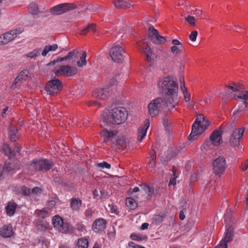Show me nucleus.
Here are the masks:
<instances>
[{
  "label": "nucleus",
  "instance_id": "1",
  "mask_svg": "<svg viewBox=\"0 0 248 248\" xmlns=\"http://www.w3.org/2000/svg\"><path fill=\"white\" fill-rule=\"evenodd\" d=\"M157 85L163 93V98L157 97L148 104V112L152 117L159 114L163 101L169 110L172 109L179 102L178 84L175 78L171 76L160 78L157 82Z\"/></svg>",
  "mask_w": 248,
  "mask_h": 248
},
{
  "label": "nucleus",
  "instance_id": "2",
  "mask_svg": "<svg viewBox=\"0 0 248 248\" xmlns=\"http://www.w3.org/2000/svg\"><path fill=\"white\" fill-rule=\"evenodd\" d=\"M119 76L120 75H116L108 83L95 89L93 93V96L94 98L101 100L106 99L114 93L115 90V86L118 83V81L115 78Z\"/></svg>",
  "mask_w": 248,
  "mask_h": 248
},
{
  "label": "nucleus",
  "instance_id": "3",
  "mask_svg": "<svg viewBox=\"0 0 248 248\" xmlns=\"http://www.w3.org/2000/svg\"><path fill=\"white\" fill-rule=\"evenodd\" d=\"M128 116L127 111L123 107H117L113 108L106 115V117L103 116L101 119L103 122L105 120L107 122L120 124L124 123L126 120Z\"/></svg>",
  "mask_w": 248,
  "mask_h": 248
},
{
  "label": "nucleus",
  "instance_id": "4",
  "mask_svg": "<svg viewBox=\"0 0 248 248\" xmlns=\"http://www.w3.org/2000/svg\"><path fill=\"white\" fill-rule=\"evenodd\" d=\"M208 119L202 114L197 116L195 121L192 127V131L189 136V139L194 140L197 139L199 136L204 132L210 125Z\"/></svg>",
  "mask_w": 248,
  "mask_h": 248
},
{
  "label": "nucleus",
  "instance_id": "5",
  "mask_svg": "<svg viewBox=\"0 0 248 248\" xmlns=\"http://www.w3.org/2000/svg\"><path fill=\"white\" fill-rule=\"evenodd\" d=\"M54 227L58 232L63 233H72L74 232L73 227L67 222H64L62 217L55 216L52 219Z\"/></svg>",
  "mask_w": 248,
  "mask_h": 248
},
{
  "label": "nucleus",
  "instance_id": "6",
  "mask_svg": "<svg viewBox=\"0 0 248 248\" xmlns=\"http://www.w3.org/2000/svg\"><path fill=\"white\" fill-rule=\"evenodd\" d=\"M53 72L57 77H73L77 74L78 69L76 67L69 64L61 65L55 67L53 70Z\"/></svg>",
  "mask_w": 248,
  "mask_h": 248
},
{
  "label": "nucleus",
  "instance_id": "7",
  "mask_svg": "<svg viewBox=\"0 0 248 248\" xmlns=\"http://www.w3.org/2000/svg\"><path fill=\"white\" fill-rule=\"evenodd\" d=\"M124 48L119 44H114L109 52L112 60L117 63H122L124 61Z\"/></svg>",
  "mask_w": 248,
  "mask_h": 248
},
{
  "label": "nucleus",
  "instance_id": "8",
  "mask_svg": "<svg viewBox=\"0 0 248 248\" xmlns=\"http://www.w3.org/2000/svg\"><path fill=\"white\" fill-rule=\"evenodd\" d=\"M76 8V5L73 3H62L51 8L49 12L53 15H60Z\"/></svg>",
  "mask_w": 248,
  "mask_h": 248
},
{
  "label": "nucleus",
  "instance_id": "9",
  "mask_svg": "<svg viewBox=\"0 0 248 248\" xmlns=\"http://www.w3.org/2000/svg\"><path fill=\"white\" fill-rule=\"evenodd\" d=\"M62 82L58 79L49 80L46 86V91L48 94H57L62 89Z\"/></svg>",
  "mask_w": 248,
  "mask_h": 248
},
{
  "label": "nucleus",
  "instance_id": "10",
  "mask_svg": "<svg viewBox=\"0 0 248 248\" xmlns=\"http://www.w3.org/2000/svg\"><path fill=\"white\" fill-rule=\"evenodd\" d=\"M244 128L243 127L236 129L231 134L229 143L230 146L233 148L238 147L240 144V141L244 135Z\"/></svg>",
  "mask_w": 248,
  "mask_h": 248
},
{
  "label": "nucleus",
  "instance_id": "11",
  "mask_svg": "<svg viewBox=\"0 0 248 248\" xmlns=\"http://www.w3.org/2000/svg\"><path fill=\"white\" fill-rule=\"evenodd\" d=\"M226 166L225 157L219 156L216 158L213 162V169L217 175H220L224 171Z\"/></svg>",
  "mask_w": 248,
  "mask_h": 248
},
{
  "label": "nucleus",
  "instance_id": "12",
  "mask_svg": "<svg viewBox=\"0 0 248 248\" xmlns=\"http://www.w3.org/2000/svg\"><path fill=\"white\" fill-rule=\"evenodd\" d=\"M148 36L151 40L156 44H163L166 42V38L159 35L157 31L153 27H150L149 28Z\"/></svg>",
  "mask_w": 248,
  "mask_h": 248
},
{
  "label": "nucleus",
  "instance_id": "13",
  "mask_svg": "<svg viewBox=\"0 0 248 248\" xmlns=\"http://www.w3.org/2000/svg\"><path fill=\"white\" fill-rule=\"evenodd\" d=\"M222 131L220 128L215 130L210 135L208 140L214 146H219L222 142Z\"/></svg>",
  "mask_w": 248,
  "mask_h": 248
},
{
  "label": "nucleus",
  "instance_id": "14",
  "mask_svg": "<svg viewBox=\"0 0 248 248\" xmlns=\"http://www.w3.org/2000/svg\"><path fill=\"white\" fill-rule=\"evenodd\" d=\"M79 54L78 50L74 49L70 51L66 56L63 57H59L56 59L58 62L66 61L68 63L74 64L78 59Z\"/></svg>",
  "mask_w": 248,
  "mask_h": 248
},
{
  "label": "nucleus",
  "instance_id": "15",
  "mask_svg": "<svg viewBox=\"0 0 248 248\" xmlns=\"http://www.w3.org/2000/svg\"><path fill=\"white\" fill-rule=\"evenodd\" d=\"M17 36V31L11 30L0 36V45H4L13 40Z\"/></svg>",
  "mask_w": 248,
  "mask_h": 248
},
{
  "label": "nucleus",
  "instance_id": "16",
  "mask_svg": "<svg viewBox=\"0 0 248 248\" xmlns=\"http://www.w3.org/2000/svg\"><path fill=\"white\" fill-rule=\"evenodd\" d=\"M149 120L146 119L139 128L138 130V140L140 142L146 136L147 131L149 127Z\"/></svg>",
  "mask_w": 248,
  "mask_h": 248
},
{
  "label": "nucleus",
  "instance_id": "17",
  "mask_svg": "<svg viewBox=\"0 0 248 248\" xmlns=\"http://www.w3.org/2000/svg\"><path fill=\"white\" fill-rule=\"evenodd\" d=\"M117 134V131H109L107 129H104L100 132V135L104 138V141L105 142L112 141V139L116 136Z\"/></svg>",
  "mask_w": 248,
  "mask_h": 248
},
{
  "label": "nucleus",
  "instance_id": "18",
  "mask_svg": "<svg viewBox=\"0 0 248 248\" xmlns=\"http://www.w3.org/2000/svg\"><path fill=\"white\" fill-rule=\"evenodd\" d=\"M235 100H238L242 102L246 107H248V91H242L238 92L233 95Z\"/></svg>",
  "mask_w": 248,
  "mask_h": 248
},
{
  "label": "nucleus",
  "instance_id": "19",
  "mask_svg": "<svg viewBox=\"0 0 248 248\" xmlns=\"http://www.w3.org/2000/svg\"><path fill=\"white\" fill-rule=\"evenodd\" d=\"M215 147L208 140H206L201 146V151L203 155H208L211 154Z\"/></svg>",
  "mask_w": 248,
  "mask_h": 248
},
{
  "label": "nucleus",
  "instance_id": "20",
  "mask_svg": "<svg viewBox=\"0 0 248 248\" xmlns=\"http://www.w3.org/2000/svg\"><path fill=\"white\" fill-rule=\"evenodd\" d=\"M106 222L104 219L99 218L95 220L93 224V229L95 232H99L104 230Z\"/></svg>",
  "mask_w": 248,
  "mask_h": 248
},
{
  "label": "nucleus",
  "instance_id": "21",
  "mask_svg": "<svg viewBox=\"0 0 248 248\" xmlns=\"http://www.w3.org/2000/svg\"><path fill=\"white\" fill-rule=\"evenodd\" d=\"M184 100L187 103V107L189 108H194V103L190 102L191 94L188 91L187 88H184L181 90Z\"/></svg>",
  "mask_w": 248,
  "mask_h": 248
},
{
  "label": "nucleus",
  "instance_id": "22",
  "mask_svg": "<svg viewBox=\"0 0 248 248\" xmlns=\"http://www.w3.org/2000/svg\"><path fill=\"white\" fill-rule=\"evenodd\" d=\"M17 204L15 202L12 201L9 202L5 206L6 214L9 217L13 216Z\"/></svg>",
  "mask_w": 248,
  "mask_h": 248
},
{
  "label": "nucleus",
  "instance_id": "23",
  "mask_svg": "<svg viewBox=\"0 0 248 248\" xmlns=\"http://www.w3.org/2000/svg\"><path fill=\"white\" fill-rule=\"evenodd\" d=\"M79 56L78 59L79 58V59L77 62V65L78 67H82L85 66L87 64L86 57L87 53L85 51L80 52L79 50Z\"/></svg>",
  "mask_w": 248,
  "mask_h": 248
},
{
  "label": "nucleus",
  "instance_id": "24",
  "mask_svg": "<svg viewBox=\"0 0 248 248\" xmlns=\"http://www.w3.org/2000/svg\"><path fill=\"white\" fill-rule=\"evenodd\" d=\"M58 48V46L56 44L52 45H46L43 50L41 52V55L43 57H46V55L51 51H55Z\"/></svg>",
  "mask_w": 248,
  "mask_h": 248
},
{
  "label": "nucleus",
  "instance_id": "25",
  "mask_svg": "<svg viewBox=\"0 0 248 248\" xmlns=\"http://www.w3.org/2000/svg\"><path fill=\"white\" fill-rule=\"evenodd\" d=\"M0 233L3 237H10L13 234L12 227L10 225L3 226L0 230Z\"/></svg>",
  "mask_w": 248,
  "mask_h": 248
},
{
  "label": "nucleus",
  "instance_id": "26",
  "mask_svg": "<svg viewBox=\"0 0 248 248\" xmlns=\"http://www.w3.org/2000/svg\"><path fill=\"white\" fill-rule=\"evenodd\" d=\"M115 7L118 9H125L129 8L131 6V4L125 0H116L113 1Z\"/></svg>",
  "mask_w": 248,
  "mask_h": 248
},
{
  "label": "nucleus",
  "instance_id": "27",
  "mask_svg": "<svg viewBox=\"0 0 248 248\" xmlns=\"http://www.w3.org/2000/svg\"><path fill=\"white\" fill-rule=\"evenodd\" d=\"M29 10L31 14L33 15H38L41 13L38 5L35 2L31 3L29 6Z\"/></svg>",
  "mask_w": 248,
  "mask_h": 248
},
{
  "label": "nucleus",
  "instance_id": "28",
  "mask_svg": "<svg viewBox=\"0 0 248 248\" xmlns=\"http://www.w3.org/2000/svg\"><path fill=\"white\" fill-rule=\"evenodd\" d=\"M140 192L142 195L146 194L149 197H151L154 193V189L148 186L144 185L140 186Z\"/></svg>",
  "mask_w": 248,
  "mask_h": 248
},
{
  "label": "nucleus",
  "instance_id": "29",
  "mask_svg": "<svg viewBox=\"0 0 248 248\" xmlns=\"http://www.w3.org/2000/svg\"><path fill=\"white\" fill-rule=\"evenodd\" d=\"M142 51L146 55L148 61H152L156 57L155 54H153L150 46H147L145 48L142 49Z\"/></svg>",
  "mask_w": 248,
  "mask_h": 248
},
{
  "label": "nucleus",
  "instance_id": "30",
  "mask_svg": "<svg viewBox=\"0 0 248 248\" xmlns=\"http://www.w3.org/2000/svg\"><path fill=\"white\" fill-rule=\"evenodd\" d=\"M42 52V50L40 48H36L34 49L25 55V57L31 59H35L37 57L40 55Z\"/></svg>",
  "mask_w": 248,
  "mask_h": 248
},
{
  "label": "nucleus",
  "instance_id": "31",
  "mask_svg": "<svg viewBox=\"0 0 248 248\" xmlns=\"http://www.w3.org/2000/svg\"><path fill=\"white\" fill-rule=\"evenodd\" d=\"M30 77V73L27 70H23L21 71L17 77V80H20L21 82L27 80Z\"/></svg>",
  "mask_w": 248,
  "mask_h": 248
},
{
  "label": "nucleus",
  "instance_id": "32",
  "mask_svg": "<svg viewBox=\"0 0 248 248\" xmlns=\"http://www.w3.org/2000/svg\"><path fill=\"white\" fill-rule=\"evenodd\" d=\"M40 170H47L53 166V163L46 159L41 160Z\"/></svg>",
  "mask_w": 248,
  "mask_h": 248
},
{
  "label": "nucleus",
  "instance_id": "33",
  "mask_svg": "<svg viewBox=\"0 0 248 248\" xmlns=\"http://www.w3.org/2000/svg\"><path fill=\"white\" fill-rule=\"evenodd\" d=\"M81 205V201L78 199H72L71 202V207L73 210L78 211Z\"/></svg>",
  "mask_w": 248,
  "mask_h": 248
},
{
  "label": "nucleus",
  "instance_id": "34",
  "mask_svg": "<svg viewBox=\"0 0 248 248\" xmlns=\"http://www.w3.org/2000/svg\"><path fill=\"white\" fill-rule=\"evenodd\" d=\"M89 246L88 240L84 237L79 238L77 242V248H88Z\"/></svg>",
  "mask_w": 248,
  "mask_h": 248
},
{
  "label": "nucleus",
  "instance_id": "35",
  "mask_svg": "<svg viewBox=\"0 0 248 248\" xmlns=\"http://www.w3.org/2000/svg\"><path fill=\"white\" fill-rule=\"evenodd\" d=\"M232 235L233 232L232 229L231 228L227 229L225 234L224 238L221 241H223L225 242L226 244H227L228 242L232 240Z\"/></svg>",
  "mask_w": 248,
  "mask_h": 248
},
{
  "label": "nucleus",
  "instance_id": "36",
  "mask_svg": "<svg viewBox=\"0 0 248 248\" xmlns=\"http://www.w3.org/2000/svg\"><path fill=\"white\" fill-rule=\"evenodd\" d=\"M115 145L119 146V149H123L126 146V141L124 138L122 137L118 138L115 140V142H113Z\"/></svg>",
  "mask_w": 248,
  "mask_h": 248
},
{
  "label": "nucleus",
  "instance_id": "37",
  "mask_svg": "<svg viewBox=\"0 0 248 248\" xmlns=\"http://www.w3.org/2000/svg\"><path fill=\"white\" fill-rule=\"evenodd\" d=\"M126 205L131 210L135 209L137 207V203L132 198L126 199Z\"/></svg>",
  "mask_w": 248,
  "mask_h": 248
},
{
  "label": "nucleus",
  "instance_id": "38",
  "mask_svg": "<svg viewBox=\"0 0 248 248\" xmlns=\"http://www.w3.org/2000/svg\"><path fill=\"white\" fill-rule=\"evenodd\" d=\"M18 166L17 165H16L15 164L12 162L11 161L9 162H7L4 166V171H6L8 172H9L12 170H15V169H18Z\"/></svg>",
  "mask_w": 248,
  "mask_h": 248
},
{
  "label": "nucleus",
  "instance_id": "39",
  "mask_svg": "<svg viewBox=\"0 0 248 248\" xmlns=\"http://www.w3.org/2000/svg\"><path fill=\"white\" fill-rule=\"evenodd\" d=\"M18 130L14 126H11L9 127V135L10 140L12 141H15L17 138L16 133Z\"/></svg>",
  "mask_w": 248,
  "mask_h": 248
},
{
  "label": "nucleus",
  "instance_id": "40",
  "mask_svg": "<svg viewBox=\"0 0 248 248\" xmlns=\"http://www.w3.org/2000/svg\"><path fill=\"white\" fill-rule=\"evenodd\" d=\"M41 160L33 161L30 165L29 169L32 170H40Z\"/></svg>",
  "mask_w": 248,
  "mask_h": 248
},
{
  "label": "nucleus",
  "instance_id": "41",
  "mask_svg": "<svg viewBox=\"0 0 248 248\" xmlns=\"http://www.w3.org/2000/svg\"><path fill=\"white\" fill-rule=\"evenodd\" d=\"M1 151L5 154L11 155L13 154L12 151L7 143H4L1 147Z\"/></svg>",
  "mask_w": 248,
  "mask_h": 248
},
{
  "label": "nucleus",
  "instance_id": "42",
  "mask_svg": "<svg viewBox=\"0 0 248 248\" xmlns=\"http://www.w3.org/2000/svg\"><path fill=\"white\" fill-rule=\"evenodd\" d=\"M35 213L37 216L42 218H45L49 215L48 211L45 209L36 210Z\"/></svg>",
  "mask_w": 248,
  "mask_h": 248
},
{
  "label": "nucleus",
  "instance_id": "43",
  "mask_svg": "<svg viewBox=\"0 0 248 248\" xmlns=\"http://www.w3.org/2000/svg\"><path fill=\"white\" fill-rule=\"evenodd\" d=\"M106 208L108 211H109L111 213H114L116 214H118L119 212L117 207L113 203L109 204Z\"/></svg>",
  "mask_w": 248,
  "mask_h": 248
},
{
  "label": "nucleus",
  "instance_id": "44",
  "mask_svg": "<svg viewBox=\"0 0 248 248\" xmlns=\"http://www.w3.org/2000/svg\"><path fill=\"white\" fill-rule=\"evenodd\" d=\"M185 20L191 26L195 25L196 18L193 16H188L185 17Z\"/></svg>",
  "mask_w": 248,
  "mask_h": 248
},
{
  "label": "nucleus",
  "instance_id": "45",
  "mask_svg": "<svg viewBox=\"0 0 248 248\" xmlns=\"http://www.w3.org/2000/svg\"><path fill=\"white\" fill-rule=\"evenodd\" d=\"M182 47H183V46H172L171 47V48H170L171 52L173 54L177 55L180 52Z\"/></svg>",
  "mask_w": 248,
  "mask_h": 248
},
{
  "label": "nucleus",
  "instance_id": "46",
  "mask_svg": "<svg viewBox=\"0 0 248 248\" xmlns=\"http://www.w3.org/2000/svg\"><path fill=\"white\" fill-rule=\"evenodd\" d=\"M227 87L232 92H238L240 91V87L235 83H232L231 84L227 85Z\"/></svg>",
  "mask_w": 248,
  "mask_h": 248
},
{
  "label": "nucleus",
  "instance_id": "47",
  "mask_svg": "<svg viewBox=\"0 0 248 248\" xmlns=\"http://www.w3.org/2000/svg\"><path fill=\"white\" fill-rule=\"evenodd\" d=\"M96 166L98 168H101L102 169H103V168L110 169L111 165L109 164L107 162L103 161L101 163H97L96 164Z\"/></svg>",
  "mask_w": 248,
  "mask_h": 248
},
{
  "label": "nucleus",
  "instance_id": "48",
  "mask_svg": "<svg viewBox=\"0 0 248 248\" xmlns=\"http://www.w3.org/2000/svg\"><path fill=\"white\" fill-rule=\"evenodd\" d=\"M165 216V215L164 214L162 215L160 214L155 215L154 217V220L156 223H159L162 221Z\"/></svg>",
  "mask_w": 248,
  "mask_h": 248
},
{
  "label": "nucleus",
  "instance_id": "49",
  "mask_svg": "<svg viewBox=\"0 0 248 248\" xmlns=\"http://www.w3.org/2000/svg\"><path fill=\"white\" fill-rule=\"evenodd\" d=\"M21 81L20 80H17V77L15 79L11 85L12 89H15L21 85Z\"/></svg>",
  "mask_w": 248,
  "mask_h": 248
},
{
  "label": "nucleus",
  "instance_id": "50",
  "mask_svg": "<svg viewBox=\"0 0 248 248\" xmlns=\"http://www.w3.org/2000/svg\"><path fill=\"white\" fill-rule=\"evenodd\" d=\"M197 35L198 32L196 31H193L189 35V38L191 41L195 42L196 40Z\"/></svg>",
  "mask_w": 248,
  "mask_h": 248
},
{
  "label": "nucleus",
  "instance_id": "51",
  "mask_svg": "<svg viewBox=\"0 0 248 248\" xmlns=\"http://www.w3.org/2000/svg\"><path fill=\"white\" fill-rule=\"evenodd\" d=\"M244 108L243 107H241L240 108H235L233 111V115L236 117L238 116V114L242 111L244 110Z\"/></svg>",
  "mask_w": 248,
  "mask_h": 248
},
{
  "label": "nucleus",
  "instance_id": "52",
  "mask_svg": "<svg viewBox=\"0 0 248 248\" xmlns=\"http://www.w3.org/2000/svg\"><path fill=\"white\" fill-rule=\"evenodd\" d=\"M41 192V189L38 187H34L32 189L31 191V195H37L40 194Z\"/></svg>",
  "mask_w": 248,
  "mask_h": 248
},
{
  "label": "nucleus",
  "instance_id": "53",
  "mask_svg": "<svg viewBox=\"0 0 248 248\" xmlns=\"http://www.w3.org/2000/svg\"><path fill=\"white\" fill-rule=\"evenodd\" d=\"M248 168V159L242 163L241 165V170L243 171L246 170Z\"/></svg>",
  "mask_w": 248,
  "mask_h": 248
},
{
  "label": "nucleus",
  "instance_id": "54",
  "mask_svg": "<svg viewBox=\"0 0 248 248\" xmlns=\"http://www.w3.org/2000/svg\"><path fill=\"white\" fill-rule=\"evenodd\" d=\"M128 246L129 247L133 248H145V247H144L143 246L136 245L135 243H134L133 242H129L128 243Z\"/></svg>",
  "mask_w": 248,
  "mask_h": 248
},
{
  "label": "nucleus",
  "instance_id": "55",
  "mask_svg": "<svg viewBox=\"0 0 248 248\" xmlns=\"http://www.w3.org/2000/svg\"><path fill=\"white\" fill-rule=\"evenodd\" d=\"M173 174L174 177L170 178L169 184V186H174L176 184V179L177 177V176L175 175V172H173Z\"/></svg>",
  "mask_w": 248,
  "mask_h": 248
},
{
  "label": "nucleus",
  "instance_id": "56",
  "mask_svg": "<svg viewBox=\"0 0 248 248\" xmlns=\"http://www.w3.org/2000/svg\"><path fill=\"white\" fill-rule=\"evenodd\" d=\"M22 191L25 195H28L31 193L30 189L27 187H23L22 188Z\"/></svg>",
  "mask_w": 248,
  "mask_h": 248
},
{
  "label": "nucleus",
  "instance_id": "57",
  "mask_svg": "<svg viewBox=\"0 0 248 248\" xmlns=\"http://www.w3.org/2000/svg\"><path fill=\"white\" fill-rule=\"evenodd\" d=\"M216 248H227V244H226L225 242L223 241H221Z\"/></svg>",
  "mask_w": 248,
  "mask_h": 248
},
{
  "label": "nucleus",
  "instance_id": "58",
  "mask_svg": "<svg viewBox=\"0 0 248 248\" xmlns=\"http://www.w3.org/2000/svg\"><path fill=\"white\" fill-rule=\"evenodd\" d=\"M37 228L39 230L44 231H45L47 227L45 225L40 223L37 225Z\"/></svg>",
  "mask_w": 248,
  "mask_h": 248
},
{
  "label": "nucleus",
  "instance_id": "59",
  "mask_svg": "<svg viewBox=\"0 0 248 248\" xmlns=\"http://www.w3.org/2000/svg\"><path fill=\"white\" fill-rule=\"evenodd\" d=\"M180 87H181V89L182 90V88H183V87L184 88H186L185 86V80H184V77H181L180 78Z\"/></svg>",
  "mask_w": 248,
  "mask_h": 248
},
{
  "label": "nucleus",
  "instance_id": "60",
  "mask_svg": "<svg viewBox=\"0 0 248 248\" xmlns=\"http://www.w3.org/2000/svg\"><path fill=\"white\" fill-rule=\"evenodd\" d=\"M155 155H152L150 157V164L152 166H154L155 165Z\"/></svg>",
  "mask_w": 248,
  "mask_h": 248
},
{
  "label": "nucleus",
  "instance_id": "61",
  "mask_svg": "<svg viewBox=\"0 0 248 248\" xmlns=\"http://www.w3.org/2000/svg\"><path fill=\"white\" fill-rule=\"evenodd\" d=\"M172 44H173V46H182V45L181 44V43L177 39H173L172 41Z\"/></svg>",
  "mask_w": 248,
  "mask_h": 248
},
{
  "label": "nucleus",
  "instance_id": "62",
  "mask_svg": "<svg viewBox=\"0 0 248 248\" xmlns=\"http://www.w3.org/2000/svg\"><path fill=\"white\" fill-rule=\"evenodd\" d=\"M89 105L99 107L100 105V104L97 101H92L89 103Z\"/></svg>",
  "mask_w": 248,
  "mask_h": 248
},
{
  "label": "nucleus",
  "instance_id": "63",
  "mask_svg": "<svg viewBox=\"0 0 248 248\" xmlns=\"http://www.w3.org/2000/svg\"><path fill=\"white\" fill-rule=\"evenodd\" d=\"M140 191V188L138 187H135L132 189H130L129 190V192L130 193V194H132L133 193H136Z\"/></svg>",
  "mask_w": 248,
  "mask_h": 248
},
{
  "label": "nucleus",
  "instance_id": "64",
  "mask_svg": "<svg viewBox=\"0 0 248 248\" xmlns=\"http://www.w3.org/2000/svg\"><path fill=\"white\" fill-rule=\"evenodd\" d=\"M91 27H90V25L86 27L85 28H84L81 31V33L82 35H85L88 31H90Z\"/></svg>",
  "mask_w": 248,
  "mask_h": 248
}]
</instances>
